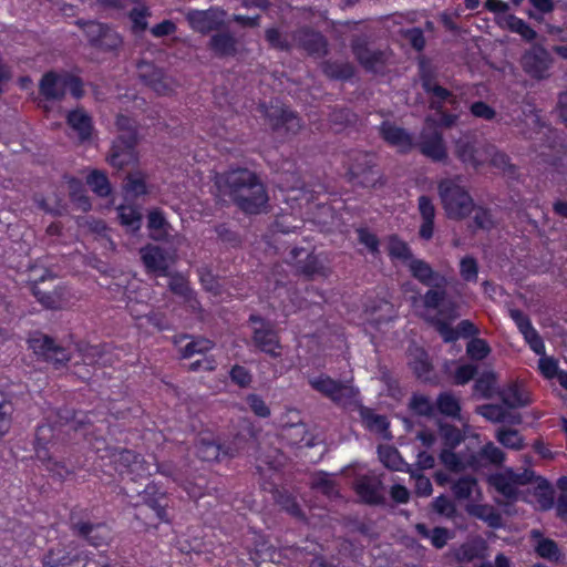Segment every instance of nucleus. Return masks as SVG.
Returning <instances> with one entry per match:
<instances>
[{
    "label": "nucleus",
    "mask_w": 567,
    "mask_h": 567,
    "mask_svg": "<svg viewBox=\"0 0 567 567\" xmlns=\"http://www.w3.org/2000/svg\"><path fill=\"white\" fill-rule=\"evenodd\" d=\"M497 441L507 449L522 450L524 446L523 437L519 435L517 430L512 429H499L496 432Z\"/></svg>",
    "instance_id": "864d4df0"
},
{
    "label": "nucleus",
    "mask_w": 567,
    "mask_h": 567,
    "mask_svg": "<svg viewBox=\"0 0 567 567\" xmlns=\"http://www.w3.org/2000/svg\"><path fill=\"white\" fill-rule=\"evenodd\" d=\"M460 275L467 282H476L478 278V264L472 256H465L460 261Z\"/></svg>",
    "instance_id": "680f3d73"
},
{
    "label": "nucleus",
    "mask_w": 567,
    "mask_h": 567,
    "mask_svg": "<svg viewBox=\"0 0 567 567\" xmlns=\"http://www.w3.org/2000/svg\"><path fill=\"white\" fill-rule=\"evenodd\" d=\"M430 96V109L441 111L445 103L454 105L457 103L456 96L449 89L437 84L425 92Z\"/></svg>",
    "instance_id": "ea45409f"
},
{
    "label": "nucleus",
    "mask_w": 567,
    "mask_h": 567,
    "mask_svg": "<svg viewBox=\"0 0 567 567\" xmlns=\"http://www.w3.org/2000/svg\"><path fill=\"white\" fill-rule=\"evenodd\" d=\"M72 530L79 536L84 537L90 545L99 547L107 544L111 533L104 524H91L87 522L78 520L72 518L71 522Z\"/></svg>",
    "instance_id": "aec40b11"
},
{
    "label": "nucleus",
    "mask_w": 567,
    "mask_h": 567,
    "mask_svg": "<svg viewBox=\"0 0 567 567\" xmlns=\"http://www.w3.org/2000/svg\"><path fill=\"white\" fill-rule=\"evenodd\" d=\"M401 152H409L417 147L419 152L433 162L446 164L449 159L445 144H402Z\"/></svg>",
    "instance_id": "e433bc0d"
},
{
    "label": "nucleus",
    "mask_w": 567,
    "mask_h": 567,
    "mask_svg": "<svg viewBox=\"0 0 567 567\" xmlns=\"http://www.w3.org/2000/svg\"><path fill=\"white\" fill-rule=\"evenodd\" d=\"M117 213L118 219L123 226H126L133 231L140 229L142 215L135 207L122 205L117 208Z\"/></svg>",
    "instance_id": "3c124183"
},
{
    "label": "nucleus",
    "mask_w": 567,
    "mask_h": 567,
    "mask_svg": "<svg viewBox=\"0 0 567 567\" xmlns=\"http://www.w3.org/2000/svg\"><path fill=\"white\" fill-rule=\"evenodd\" d=\"M530 537L536 540L534 548L538 556L550 561H558L560 559L561 551L555 540L543 537L538 529H533Z\"/></svg>",
    "instance_id": "473e14b6"
},
{
    "label": "nucleus",
    "mask_w": 567,
    "mask_h": 567,
    "mask_svg": "<svg viewBox=\"0 0 567 567\" xmlns=\"http://www.w3.org/2000/svg\"><path fill=\"white\" fill-rule=\"evenodd\" d=\"M323 74L330 80L347 82L355 75V68L350 62L326 60L321 64Z\"/></svg>",
    "instance_id": "7c9ffc66"
},
{
    "label": "nucleus",
    "mask_w": 567,
    "mask_h": 567,
    "mask_svg": "<svg viewBox=\"0 0 567 567\" xmlns=\"http://www.w3.org/2000/svg\"><path fill=\"white\" fill-rule=\"evenodd\" d=\"M350 182L354 186L375 188L383 185L382 175L375 169L374 155L358 153L352 158L349 167Z\"/></svg>",
    "instance_id": "423d86ee"
},
{
    "label": "nucleus",
    "mask_w": 567,
    "mask_h": 567,
    "mask_svg": "<svg viewBox=\"0 0 567 567\" xmlns=\"http://www.w3.org/2000/svg\"><path fill=\"white\" fill-rule=\"evenodd\" d=\"M452 450L453 449L445 447L440 454V460L444 466L455 472L470 467V464L467 463L468 456L456 454Z\"/></svg>",
    "instance_id": "09e8293b"
},
{
    "label": "nucleus",
    "mask_w": 567,
    "mask_h": 567,
    "mask_svg": "<svg viewBox=\"0 0 567 567\" xmlns=\"http://www.w3.org/2000/svg\"><path fill=\"white\" fill-rule=\"evenodd\" d=\"M306 425L302 423L292 424L284 429V437L289 441L290 444L297 445L305 442V445H310V440H306Z\"/></svg>",
    "instance_id": "0e129e2a"
},
{
    "label": "nucleus",
    "mask_w": 567,
    "mask_h": 567,
    "mask_svg": "<svg viewBox=\"0 0 567 567\" xmlns=\"http://www.w3.org/2000/svg\"><path fill=\"white\" fill-rule=\"evenodd\" d=\"M86 183L97 196L105 197L111 193V185L106 175L99 171H93L87 176Z\"/></svg>",
    "instance_id": "5fc2aeb1"
},
{
    "label": "nucleus",
    "mask_w": 567,
    "mask_h": 567,
    "mask_svg": "<svg viewBox=\"0 0 567 567\" xmlns=\"http://www.w3.org/2000/svg\"><path fill=\"white\" fill-rule=\"evenodd\" d=\"M58 420L54 425L51 423H44L38 426L35 432V455L40 461L47 460L48 445L55 437V426L69 425L71 429H75V424L83 423L82 419H76V415L68 410H61L56 414Z\"/></svg>",
    "instance_id": "1a4fd4ad"
},
{
    "label": "nucleus",
    "mask_w": 567,
    "mask_h": 567,
    "mask_svg": "<svg viewBox=\"0 0 567 567\" xmlns=\"http://www.w3.org/2000/svg\"><path fill=\"white\" fill-rule=\"evenodd\" d=\"M389 255L393 258L410 261L413 258L412 251L408 244L396 236H392L388 244Z\"/></svg>",
    "instance_id": "4d7b16f0"
},
{
    "label": "nucleus",
    "mask_w": 567,
    "mask_h": 567,
    "mask_svg": "<svg viewBox=\"0 0 567 567\" xmlns=\"http://www.w3.org/2000/svg\"><path fill=\"white\" fill-rule=\"evenodd\" d=\"M478 413L494 423H502L507 420V410L498 404L482 405L478 408Z\"/></svg>",
    "instance_id": "69168bd1"
},
{
    "label": "nucleus",
    "mask_w": 567,
    "mask_h": 567,
    "mask_svg": "<svg viewBox=\"0 0 567 567\" xmlns=\"http://www.w3.org/2000/svg\"><path fill=\"white\" fill-rule=\"evenodd\" d=\"M13 410L12 402L0 391V436L10 430Z\"/></svg>",
    "instance_id": "13d9d810"
},
{
    "label": "nucleus",
    "mask_w": 567,
    "mask_h": 567,
    "mask_svg": "<svg viewBox=\"0 0 567 567\" xmlns=\"http://www.w3.org/2000/svg\"><path fill=\"white\" fill-rule=\"evenodd\" d=\"M417 209L421 216V225L419 235L424 240H430L434 234V218L436 208L433 200L425 195H422L417 199Z\"/></svg>",
    "instance_id": "a878e982"
},
{
    "label": "nucleus",
    "mask_w": 567,
    "mask_h": 567,
    "mask_svg": "<svg viewBox=\"0 0 567 567\" xmlns=\"http://www.w3.org/2000/svg\"><path fill=\"white\" fill-rule=\"evenodd\" d=\"M414 529L420 537L430 540L431 545L436 549H442L445 547L449 540L454 537L453 532L449 528L439 526L430 528L424 523H417L414 526Z\"/></svg>",
    "instance_id": "c85d7f7f"
},
{
    "label": "nucleus",
    "mask_w": 567,
    "mask_h": 567,
    "mask_svg": "<svg viewBox=\"0 0 567 567\" xmlns=\"http://www.w3.org/2000/svg\"><path fill=\"white\" fill-rule=\"evenodd\" d=\"M380 134L384 142H412L406 131L390 121H383L380 125Z\"/></svg>",
    "instance_id": "de8ad7c7"
},
{
    "label": "nucleus",
    "mask_w": 567,
    "mask_h": 567,
    "mask_svg": "<svg viewBox=\"0 0 567 567\" xmlns=\"http://www.w3.org/2000/svg\"><path fill=\"white\" fill-rule=\"evenodd\" d=\"M33 296L37 298V300L43 305L45 308L49 309H56L61 306L62 302V292L58 290L53 291H43L38 286V281L34 282V285L31 288Z\"/></svg>",
    "instance_id": "8fccbe9b"
},
{
    "label": "nucleus",
    "mask_w": 567,
    "mask_h": 567,
    "mask_svg": "<svg viewBox=\"0 0 567 567\" xmlns=\"http://www.w3.org/2000/svg\"><path fill=\"white\" fill-rule=\"evenodd\" d=\"M115 124L117 130L125 134L121 135L117 142H138V123L135 118L125 114H118Z\"/></svg>",
    "instance_id": "a19ab883"
},
{
    "label": "nucleus",
    "mask_w": 567,
    "mask_h": 567,
    "mask_svg": "<svg viewBox=\"0 0 567 567\" xmlns=\"http://www.w3.org/2000/svg\"><path fill=\"white\" fill-rule=\"evenodd\" d=\"M214 347L213 341L198 338L189 341L185 347L181 349L182 357L187 359L192 358L195 354H204L207 351L212 350Z\"/></svg>",
    "instance_id": "6e6d98bb"
},
{
    "label": "nucleus",
    "mask_w": 567,
    "mask_h": 567,
    "mask_svg": "<svg viewBox=\"0 0 567 567\" xmlns=\"http://www.w3.org/2000/svg\"><path fill=\"white\" fill-rule=\"evenodd\" d=\"M249 321L252 327V342L256 348L272 358L281 355V344L272 324L257 315H251Z\"/></svg>",
    "instance_id": "9d476101"
},
{
    "label": "nucleus",
    "mask_w": 567,
    "mask_h": 567,
    "mask_svg": "<svg viewBox=\"0 0 567 567\" xmlns=\"http://www.w3.org/2000/svg\"><path fill=\"white\" fill-rule=\"evenodd\" d=\"M290 261L295 262L299 271L307 276L323 275L324 268L318 257L308 254L303 248H293L290 251Z\"/></svg>",
    "instance_id": "bb28decb"
},
{
    "label": "nucleus",
    "mask_w": 567,
    "mask_h": 567,
    "mask_svg": "<svg viewBox=\"0 0 567 567\" xmlns=\"http://www.w3.org/2000/svg\"><path fill=\"white\" fill-rule=\"evenodd\" d=\"M408 267L412 276L424 286L443 288L447 284L445 276L433 270L431 265L422 259L411 258Z\"/></svg>",
    "instance_id": "6ab92c4d"
},
{
    "label": "nucleus",
    "mask_w": 567,
    "mask_h": 567,
    "mask_svg": "<svg viewBox=\"0 0 567 567\" xmlns=\"http://www.w3.org/2000/svg\"><path fill=\"white\" fill-rule=\"evenodd\" d=\"M379 457L383 465L392 471L410 472L411 465L405 463L399 451L392 446H380Z\"/></svg>",
    "instance_id": "4c0bfd02"
},
{
    "label": "nucleus",
    "mask_w": 567,
    "mask_h": 567,
    "mask_svg": "<svg viewBox=\"0 0 567 567\" xmlns=\"http://www.w3.org/2000/svg\"><path fill=\"white\" fill-rule=\"evenodd\" d=\"M354 488L360 498L368 504H381L383 502L382 482L377 476H360Z\"/></svg>",
    "instance_id": "5701e85b"
},
{
    "label": "nucleus",
    "mask_w": 567,
    "mask_h": 567,
    "mask_svg": "<svg viewBox=\"0 0 567 567\" xmlns=\"http://www.w3.org/2000/svg\"><path fill=\"white\" fill-rule=\"evenodd\" d=\"M275 554V548L268 545L266 542H262L257 545L254 550L250 551L249 557L255 566L258 567L264 561L274 560Z\"/></svg>",
    "instance_id": "774afa93"
},
{
    "label": "nucleus",
    "mask_w": 567,
    "mask_h": 567,
    "mask_svg": "<svg viewBox=\"0 0 567 567\" xmlns=\"http://www.w3.org/2000/svg\"><path fill=\"white\" fill-rule=\"evenodd\" d=\"M63 72H45L39 82V93L45 101H62L64 99Z\"/></svg>",
    "instance_id": "393cba45"
},
{
    "label": "nucleus",
    "mask_w": 567,
    "mask_h": 567,
    "mask_svg": "<svg viewBox=\"0 0 567 567\" xmlns=\"http://www.w3.org/2000/svg\"><path fill=\"white\" fill-rule=\"evenodd\" d=\"M137 159L135 144H114L109 162L116 168H124L134 164Z\"/></svg>",
    "instance_id": "f704fd0d"
},
{
    "label": "nucleus",
    "mask_w": 567,
    "mask_h": 567,
    "mask_svg": "<svg viewBox=\"0 0 567 567\" xmlns=\"http://www.w3.org/2000/svg\"><path fill=\"white\" fill-rule=\"evenodd\" d=\"M33 352L43 358L44 361L59 369L70 360V353L66 349L55 344L54 340L48 336H35L29 340Z\"/></svg>",
    "instance_id": "4468645a"
},
{
    "label": "nucleus",
    "mask_w": 567,
    "mask_h": 567,
    "mask_svg": "<svg viewBox=\"0 0 567 567\" xmlns=\"http://www.w3.org/2000/svg\"><path fill=\"white\" fill-rule=\"evenodd\" d=\"M142 81L158 95H171L173 86L162 69L151 66L147 72L141 73Z\"/></svg>",
    "instance_id": "c756f323"
},
{
    "label": "nucleus",
    "mask_w": 567,
    "mask_h": 567,
    "mask_svg": "<svg viewBox=\"0 0 567 567\" xmlns=\"http://www.w3.org/2000/svg\"><path fill=\"white\" fill-rule=\"evenodd\" d=\"M68 126L76 133L79 142L90 141L94 126L91 115L82 107L71 110L66 114Z\"/></svg>",
    "instance_id": "412c9836"
},
{
    "label": "nucleus",
    "mask_w": 567,
    "mask_h": 567,
    "mask_svg": "<svg viewBox=\"0 0 567 567\" xmlns=\"http://www.w3.org/2000/svg\"><path fill=\"white\" fill-rule=\"evenodd\" d=\"M451 489L456 499H471L473 497V494L475 492H478L477 481L473 476H462L455 482H453Z\"/></svg>",
    "instance_id": "79ce46f5"
},
{
    "label": "nucleus",
    "mask_w": 567,
    "mask_h": 567,
    "mask_svg": "<svg viewBox=\"0 0 567 567\" xmlns=\"http://www.w3.org/2000/svg\"><path fill=\"white\" fill-rule=\"evenodd\" d=\"M62 84L64 85V94L70 91L71 95L80 100L84 96V84L80 76L70 72H63Z\"/></svg>",
    "instance_id": "bf43d9fd"
},
{
    "label": "nucleus",
    "mask_w": 567,
    "mask_h": 567,
    "mask_svg": "<svg viewBox=\"0 0 567 567\" xmlns=\"http://www.w3.org/2000/svg\"><path fill=\"white\" fill-rule=\"evenodd\" d=\"M533 477L534 473L529 470L517 473L512 468H506L503 472L491 475L488 482L504 501L514 502L519 496L518 487L530 483Z\"/></svg>",
    "instance_id": "0eeeda50"
},
{
    "label": "nucleus",
    "mask_w": 567,
    "mask_h": 567,
    "mask_svg": "<svg viewBox=\"0 0 567 567\" xmlns=\"http://www.w3.org/2000/svg\"><path fill=\"white\" fill-rule=\"evenodd\" d=\"M221 454V447L209 437H200L196 443V455L206 462L217 461Z\"/></svg>",
    "instance_id": "c03bdc74"
},
{
    "label": "nucleus",
    "mask_w": 567,
    "mask_h": 567,
    "mask_svg": "<svg viewBox=\"0 0 567 567\" xmlns=\"http://www.w3.org/2000/svg\"><path fill=\"white\" fill-rule=\"evenodd\" d=\"M359 414L369 431L390 439L389 422L384 415L377 414L373 410L362 405L359 408Z\"/></svg>",
    "instance_id": "72a5a7b5"
},
{
    "label": "nucleus",
    "mask_w": 567,
    "mask_h": 567,
    "mask_svg": "<svg viewBox=\"0 0 567 567\" xmlns=\"http://www.w3.org/2000/svg\"><path fill=\"white\" fill-rule=\"evenodd\" d=\"M422 300L425 308L436 310L434 317H443L449 320H455L460 317L457 305L452 300H446L445 287H431V289L424 293Z\"/></svg>",
    "instance_id": "dca6fc26"
},
{
    "label": "nucleus",
    "mask_w": 567,
    "mask_h": 567,
    "mask_svg": "<svg viewBox=\"0 0 567 567\" xmlns=\"http://www.w3.org/2000/svg\"><path fill=\"white\" fill-rule=\"evenodd\" d=\"M138 496L142 499V503L152 508L156 517L162 522H168V516L166 513V503L164 494L159 493L155 485H147L145 489L138 493Z\"/></svg>",
    "instance_id": "2f4dec72"
},
{
    "label": "nucleus",
    "mask_w": 567,
    "mask_h": 567,
    "mask_svg": "<svg viewBox=\"0 0 567 567\" xmlns=\"http://www.w3.org/2000/svg\"><path fill=\"white\" fill-rule=\"evenodd\" d=\"M114 456V462L120 474L131 476L132 481L146 477L151 474L150 465H147L144 460L133 451L122 450Z\"/></svg>",
    "instance_id": "f3484780"
},
{
    "label": "nucleus",
    "mask_w": 567,
    "mask_h": 567,
    "mask_svg": "<svg viewBox=\"0 0 567 567\" xmlns=\"http://www.w3.org/2000/svg\"><path fill=\"white\" fill-rule=\"evenodd\" d=\"M258 109L266 123L278 134L295 135L303 125L299 114L279 101L260 103Z\"/></svg>",
    "instance_id": "20e7f679"
},
{
    "label": "nucleus",
    "mask_w": 567,
    "mask_h": 567,
    "mask_svg": "<svg viewBox=\"0 0 567 567\" xmlns=\"http://www.w3.org/2000/svg\"><path fill=\"white\" fill-rule=\"evenodd\" d=\"M147 226L152 239L156 241L168 240L171 225L167 223L162 212L157 209L150 212Z\"/></svg>",
    "instance_id": "c9c22d12"
},
{
    "label": "nucleus",
    "mask_w": 567,
    "mask_h": 567,
    "mask_svg": "<svg viewBox=\"0 0 567 567\" xmlns=\"http://www.w3.org/2000/svg\"><path fill=\"white\" fill-rule=\"evenodd\" d=\"M308 382L313 390L341 405L354 402L358 394L352 385L336 381L327 374L311 377Z\"/></svg>",
    "instance_id": "6e6552de"
},
{
    "label": "nucleus",
    "mask_w": 567,
    "mask_h": 567,
    "mask_svg": "<svg viewBox=\"0 0 567 567\" xmlns=\"http://www.w3.org/2000/svg\"><path fill=\"white\" fill-rule=\"evenodd\" d=\"M216 183L244 213L260 214L266 210L268 194L254 172L247 168L230 169L218 175Z\"/></svg>",
    "instance_id": "f257e3e1"
},
{
    "label": "nucleus",
    "mask_w": 567,
    "mask_h": 567,
    "mask_svg": "<svg viewBox=\"0 0 567 567\" xmlns=\"http://www.w3.org/2000/svg\"><path fill=\"white\" fill-rule=\"evenodd\" d=\"M455 154L464 165L475 169L489 162L509 177L515 175V166L511 164L508 156L496 152L494 147H486L485 144H456Z\"/></svg>",
    "instance_id": "7ed1b4c3"
},
{
    "label": "nucleus",
    "mask_w": 567,
    "mask_h": 567,
    "mask_svg": "<svg viewBox=\"0 0 567 567\" xmlns=\"http://www.w3.org/2000/svg\"><path fill=\"white\" fill-rule=\"evenodd\" d=\"M550 63V55L543 47L526 51L522 56L524 71L532 78L539 80L546 78Z\"/></svg>",
    "instance_id": "a211bd4d"
},
{
    "label": "nucleus",
    "mask_w": 567,
    "mask_h": 567,
    "mask_svg": "<svg viewBox=\"0 0 567 567\" xmlns=\"http://www.w3.org/2000/svg\"><path fill=\"white\" fill-rule=\"evenodd\" d=\"M140 252L148 272L157 276H168V269L175 262V251L169 252L159 246L147 245Z\"/></svg>",
    "instance_id": "2eb2a0df"
},
{
    "label": "nucleus",
    "mask_w": 567,
    "mask_h": 567,
    "mask_svg": "<svg viewBox=\"0 0 567 567\" xmlns=\"http://www.w3.org/2000/svg\"><path fill=\"white\" fill-rule=\"evenodd\" d=\"M291 39L296 47L305 51L309 56L322 58L329 52L326 37L308 25L293 30Z\"/></svg>",
    "instance_id": "ddd939ff"
},
{
    "label": "nucleus",
    "mask_w": 567,
    "mask_h": 567,
    "mask_svg": "<svg viewBox=\"0 0 567 567\" xmlns=\"http://www.w3.org/2000/svg\"><path fill=\"white\" fill-rule=\"evenodd\" d=\"M436 408L441 414L452 419L460 416L461 405L458 399L450 392L441 393L436 399Z\"/></svg>",
    "instance_id": "a18cd8bd"
},
{
    "label": "nucleus",
    "mask_w": 567,
    "mask_h": 567,
    "mask_svg": "<svg viewBox=\"0 0 567 567\" xmlns=\"http://www.w3.org/2000/svg\"><path fill=\"white\" fill-rule=\"evenodd\" d=\"M458 120L457 114L446 112L443 109L435 111V116H427L425 118V127H433V133L427 142H444L441 128H451Z\"/></svg>",
    "instance_id": "cd10ccee"
},
{
    "label": "nucleus",
    "mask_w": 567,
    "mask_h": 567,
    "mask_svg": "<svg viewBox=\"0 0 567 567\" xmlns=\"http://www.w3.org/2000/svg\"><path fill=\"white\" fill-rule=\"evenodd\" d=\"M450 321L443 317H432L431 322L445 342H453L458 339L456 328L450 326Z\"/></svg>",
    "instance_id": "e2e57ef3"
},
{
    "label": "nucleus",
    "mask_w": 567,
    "mask_h": 567,
    "mask_svg": "<svg viewBox=\"0 0 567 567\" xmlns=\"http://www.w3.org/2000/svg\"><path fill=\"white\" fill-rule=\"evenodd\" d=\"M461 176L444 178L437 185L439 196L450 219H463L474 209V202L461 185Z\"/></svg>",
    "instance_id": "f03ea898"
},
{
    "label": "nucleus",
    "mask_w": 567,
    "mask_h": 567,
    "mask_svg": "<svg viewBox=\"0 0 567 567\" xmlns=\"http://www.w3.org/2000/svg\"><path fill=\"white\" fill-rule=\"evenodd\" d=\"M419 75L424 92L430 91L433 85H437V72L430 63L421 61L419 64Z\"/></svg>",
    "instance_id": "052dcab7"
},
{
    "label": "nucleus",
    "mask_w": 567,
    "mask_h": 567,
    "mask_svg": "<svg viewBox=\"0 0 567 567\" xmlns=\"http://www.w3.org/2000/svg\"><path fill=\"white\" fill-rule=\"evenodd\" d=\"M207 48L217 58L235 56L238 52V41L229 31H218L209 38Z\"/></svg>",
    "instance_id": "4be33fe9"
},
{
    "label": "nucleus",
    "mask_w": 567,
    "mask_h": 567,
    "mask_svg": "<svg viewBox=\"0 0 567 567\" xmlns=\"http://www.w3.org/2000/svg\"><path fill=\"white\" fill-rule=\"evenodd\" d=\"M499 398L503 404L509 409L522 408L528 403L527 396H525L518 385L514 383L502 389Z\"/></svg>",
    "instance_id": "37998d69"
},
{
    "label": "nucleus",
    "mask_w": 567,
    "mask_h": 567,
    "mask_svg": "<svg viewBox=\"0 0 567 567\" xmlns=\"http://www.w3.org/2000/svg\"><path fill=\"white\" fill-rule=\"evenodd\" d=\"M505 461V453L488 442L478 452L468 455L467 463L471 468L478 470L488 464L501 465Z\"/></svg>",
    "instance_id": "b1692460"
},
{
    "label": "nucleus",
    "mask_w": 567,
    "mask_h": 567,
    "mask_svg": "<svg viewBox=\"0 0 567 567\" xmlns=\"http://www.w3.org/2000/svg\"><path fill=\"white\" fill-rule=\"evenodd\" d=\"M409 365L412 368L417 378L427 380L430 373V362L427 353L421 348L409 350Z\"/></svg>",
    "instance_id": "58836bf2"
},
{
    "label": "nucleus",
    "mask_w": 567,
    "mask_h": 567,
    "mask_svg": "<svg viewBox=\"0 0 567 567\" xmlns=\"http://www.w3.org/2000/svg\"><path fill=\"white\" fill-rule=\"evenodd\" d=\"M466 353L473 360H483L491 353V347L484 339L473 338L466 346Z\"/></svg>",
    "instance_id": "338daca9"
},
{
    "label": "nucleus",
    "mask_w": 567,
    "mask_h": 567,
    "mask_svg": "<svg viewBox=\"0 0 567 567\" xmlns=\"http://www.w3.org/2000/svg\"><path fill=\"white\" fill-rule=\"evenodd\" d=\"M75 25L83 31L89 45L95 50L112 52L122 45V37L107 23L78 19Z\"/></svg>",
    "instance_id": "39448f33"
},
{
    "label": "nucleus",
    "mask_w": 567,
    "mask_h": 567,
    "mask_svg": "<svg viewBox=\"0 0 567 567\" xmlns=\"http://www.w3.org/2000/svg\"><path fill=\"white\" fill-rule=\"evenodd\" d=\"M226 11L220 7H209L206 10H190L186 20L190 29L206 35L212 31H220L226 28Z\"/></svg>",
    "instance_id": "9b49d317"
},
{
    "label": "nucleus",
    "mask_w": 567,
    "mask_h": 567,
    "mask_svg": "<svg viewBox=\"0 0 567 567\" xmlns=\"http://www.w3.org/2000/svg\"><path fill=\"white\" fill-rule=\"evenodd\" d=\"M265 39L269 47L281 52H290L292 43L284 35L278 28L271 27L266 29Z\"/></svg>",
    "instance_id": "603ef678"
},
{
    "label": "nucleus",
    "mask_w": 567,
    "mask_h": 567,
    "mask_svg": "<svg viewBox=\"0 0 567 567\" xmlns=\"http://www.w3.org/2000/svg\"><path fill=\"white\" fill-rule=\"evenodd\" d=\"M506 25L511 32L519 34L527 42H532L537 38V32L525 20L515 14L507 17Z\"/></svg>",
    "instance_id": "49530a36"
},
{
    "label": "nucleus",
    "mask_w": 567,
    "mask_h": 567,
    "mask_svg": "<svg viewBox=\"0 0 567 567\" xmlns=\"http://www.w3.org/2000/svg\"><path fill=\"white\" fill-rule=\"evenodd\" d=\"M351 51L359 64L369 73H378L386 64L385 52L371 50L364 37H354L350 43Z\"/></svg>",
    "instance_id": "f8f14e48"
}]
</instances>
